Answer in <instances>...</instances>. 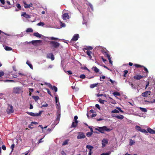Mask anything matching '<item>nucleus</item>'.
Instances as JSON below:
<instances>
[{
	"mask_svg": "<svg viewBox=\"0 0 155 155\" xmlns=\"http://www.w3.org/2000/svg\"><path fill=\"white\" fill-rule=\"evenodd\" d=\"M98 128H96V130L98 131L101 133H104V131L107 132H110L111 130V129L108 128L106 126H103L102 127H98Z\"/></svg>",
	"mask_w": 155,
	"mask_h": 155,
	"instance_id": "nucleus-1",
	"label": "nucleus"
},
{
	"mask_svg": "<svg viewBox=\"0 0 155 155\" xmlns=\"http://www.w3.org/2000/svg\"><path fill=\"white\" fill-rule=\"evenodd\" d=\"M49 44L52 47L54 48H58L60 45L59 43L55 41H49Z\"/></svg>",
	"mask_w": 155,
	"mask_h": 155,
	"instance_id": "nucleus-2",
	"label": "nucleus"
},
{
	"mask_svg": "<svg viewBox=\"0 0 155 155\" xmlns=\"http://www.w3.org/2000/svg\"><path fill=\"white\" fill-rule=\"evenodd\" d=\"M43 112V111H39V113H34L32 112H27L26 113L28 115L33 117H37L40 116Z\"/></svg>",
	"mask_w": 155,
	"mask_h": 155,
	"instance_id": "nucleus-3",
	"label": "nucleus"
},
{
	"mask_svg": "<svg viewBox=\"0 0 155 155\" xmlns=\"http://www.w3.org/2000/svg\"><path fill=\"white\" fill-rule=\"evenodd\" d=\"M22 91L21 87H14L13 90V92L16 94H20Z\"/></svg>",
	"mask_w": 155,
	"mask_h": 155,
	"instance_id": "nucleus-4",
	"label": "nucleus"
},
{
	"mask_svg": "<svg viewBox=\"0 0 155 155\" xmlns=\"http://www.w3.org/2000/svg\"><path fill=\"white\" fill-rule=\"evenodd\" d=\"M6 112L8 114L12 113L14 112V110L13 109V107L12 105L8 104V107L6 110Z\"/></svg>",
	"mask_w": 155,
	"mask_h": 155,
	"instance_id": "nucleus-5",
	"label": "nucleus"
},
{
	"mask_svg": "<svg viewBox=\"0 0 155 155\" xmlns=\"http://www.w3.org/2000/svg\"><path fill=\"white\" fill-rule=\"evenodd\" d=\"M135 129L137 130L142 132L143 133L146 134L147 133H148L147 131L146 130L144 129H141V127L137 125L135 126Z\"/></svg>",
	"mask_w": 155,
	"mask_h": 155,
	"instance_id": "nucleus-6",
	"label": "nucleus"
},
{
	"mask_svg": "<svg viewBox=\"0 0 155 155\" xmlns=\"http://www.w3.org/2000/svg\"><path fill=\"white\" fill-rule=\"evenodd\" d=\"M78 135L77 136V139H84L86 137L84 134L82 132H78Z\"/></svg>",
	"mask_w": 155,
	"mask_h": 155,
	"instance_id": "nucleus-7",
	"label": "nucleus"
},
{
	"mask_svg": "<svg viewBox=\"0 0 155 155\" xmlns=\"http://www.w3.org/2000/svg\"><path fill=\"white\" fill-rule=\"evenodd\" d=\"M32 44L35 45H38L42 43V41L41 40H33L31 41Z\"/></svg>",
	"mask_w": 155,
	"mask_h": 155,
	"instance_id": "nucleus-8",
	"label": "nucleus"
},
{
	"mask_svg": "<svg viewBox=\"0 0 155 155\" xmlns=\"http://www.w3.org/2000/svg\"><path fill=\"white\" fill-rule=\"evenodd\" d=\"M62 18L64 20H65L70 18L69 16L68 13H65L63 14L62 16Z\"/></svg>",
	"mask_w": 155,
	"mask_h": 155,
	"instance_id": "nucleus-9",
	"label": "nucleus"
},
{
	"mask_svg": "<svg viewBox=\"0 0 155 155\" xmlns=\"http://www.w3.org/2000/svg\"><path fill=\"white\" fill-rule=\"evenodd\" d=\"M151 93V92L149 91H147L142 93V96L143 97H147L148 96L150 95V93Z\"/></svg>",
	"mask_w": 155,
	"mask_h": 155,
	"instance_id": "nucleus-10",
	"label": "nucleus"
},
{
	"mask_svg": "<svg viewBox=\"0 0 155 155\" xmlns=\"http://www.w3.org/2000/svg\"><path fill=\"white\" fill-rule=\"evenodd\" d=\"M79 36V35L78 34H75L73 36L71 40L73 41H76L78 39Z\"/></svg>",
	"mask_w": 155,
	"mask_h": 155,
	"instance_id": "nucleus-11",
	"label": "nucleus"
},
{
	"mask_svg": "<svg viewBox=\"0 0 155 155\" xmlns=\"http://www.w3.org/2000/svg\"><path fill=\"white\" fill-rule=\"evenodd\" d=\"M108 143V140L107 139H104L102 141V147H105L106 145Z\"/></svg>",
	"mask_w": 155,
	"mask_h": 155,
	"instance_id": "nucleus-12",
	"label": "nucleus"
},
{
	"mask_svg": "<svg viewBox=\"0 0 155 155\" xmlns=\"http://www.w3.org/2000/svg\"><path fill=\"white\" fill-rule=\"evenodd\" d=\"M55 101L56 103H57L56 105L57 107H58V109L60 110V106L59 105H60L59 102V99L56 96L55 97Z\"/></svg>",
	"mask_w": 155,
	"mask_h": 155,
	"instance_id": "nucleus-13",
	"label": "nucleus"
},
{
	"mask_svg": "<svg viewBox=\"0 0 155 155\" xmlns=\"http://www.w3.org/2000/svg\"><path fill=\"white\" fill-rule=\"evenodd\" d=\"M147 130L151 134H155V130L151 129L150 128H147Z\"/></svg>",
	"mask_w": 155,
	"mask_h": 155,
	"instance_id": "nucleus-14",
	"label": "nucleus"
},
{
	"mask_svg": "<svg viewBox=\"0 0 155 155\" xmlns=\"http://www.w3.org/2000/svg\"><path fill=\"white\" fill-rule=\"evenodd\" d=\"M47 58H51L52 61L54 60V55L51 53L49 54V55H48Z\"/></svg>",
	"mask_w": 155,
	"mask_h": 155,
	"instance_id": "nucleus-15",
	"label": "nucleus"
},
{
	"mask_svg": "<svg viewBox=\"0 0 155 155\" xmlns=\"http://www.w3.org/2000/svg\"><path fill=\"white\" fill-rule=\"evenodd\" d=\"M21 16H23L27 18H31L30 15L27 14L25 12H24L21 15Z\"/></svg>",
	"mask_w": 155,
	"mask_h": 155,
	"instance_id": "nucleus-16",
	"label": "nucleus"
},
{
	"mask_svg": "<svg viewBox=\"0 0 155 155\" xmlns=\"http://www.w3.org/2000/svg\"><path fill=\"white\" fill-rule=\"evenodd\" d=\"M143 76H141V75H136L134 77V78L135 79H137V80H140L142 78H143Z\"/></svg>",
	"mask_w": 155,
	"mask_h": 155,
	"instance_id": "nucleus-17",
	"label": "nucleus"
},
{
	"mask_svg": "<svg viewBox=\"0 0 155 155\" xmlns=\"http://www.w3.org/2000/svg\"><path fill=\"white\" fill-rule=\"evenodd\" d=\"M114 116L116 118L120 120H122L124 118V116L121 115L115 116Z\"/></svg>",
	"mask_w": 155,
	"mask_h": 155,
	"instance_id": "nucleus-18",
	"label": "nucleus"
},
{
	"mask_svg": "<svg viewBox=\"0 0 155 155\" xmlns=\"http://www.w3.org/2000/svg\"><path fill=\"white\" fill-rule=\"evenodd\" d=\"M60 112L59 110H58L57 112V118L56 119L57 120H59L60 117Z\"/></svg>",
	"mask_w": 155,
	"mask_h": 155,
	"instance_id": "nucleus-19",
	"label": "nucleus"
},
{
	"mask_svg": "<svg viewBox=\"0 0 155 155\" xmlns=\"http://www.w3.org/2000/svg\"><path fill=\"white\" fill-rule=\"evenodd\" d=\"M92 69H93L94 71L96 73H98L99 71V69L97 68L96 66H93L92 68Z\"/></svg>",
	"mask_w": 155,
	"mask_h": 155,
	"instance_id": "nucleus-20",
	"label": "nucleus"
},
{
	"mask_svg": "<svg viewBox=\"0 0 155 155\" xmlns=\"http://www.w3.org/2000/svg\"><path fill=\"white\" fill-rule=\"evenodd\" d=\"M33 35L38 38H41L42 36V35L39 34L38 32H35L33 34Z\"/></svg>",
	"mask_w": 155,
	"mask_h": 155,
	"instance_id": "nucleus-21",
	"label": "nucleus"
},
{
	"mask_svg": "<svg viewBox=\"0 0 155 155\" xmlns=\"http://www.w3.org/2000/svg\"><path fill=\"white\" fill-rule=\"evenodd\" d=\"M86 148L90 150L89 151L92 152V150L94 148L93 147L90 145H88L86 146Z\"/></svg>",
	"mask_w": 155,
	"mask_h": 155,
	"instance_id": "nucleus-22",
	"label": "nucleus"
},
{
	"mask_svg": "<svg viewBox=\"0 0 155 155\" xmlns=\"http://www.w3.org/2000/svg\"><path fill=\"white\" fill-rule=\"evenodd\" d=\"M4 48L5 49V50L7 51H12V48L6 46H5V47H4Z\"/></svg>",
	"mask_w": 155,
	"mask_h": 155,
	"instance_id": "nucleus-23",
	"label": "nucleus"
},
{
	"mask_svg": "<svg viewBox=\"0 0 155 155\" xmlns=\"http://www.w3.org/2000/svg\"><path fill=\"white\" fill-rule=\"evenodd\" d=\"M130 142H129V145L130 146H132L135 143V141L134 140H132L131 139H130Z\"/></svg>",
	"mask_w": 155,
	"mask_h": 155,
	"instance_id": "nucleus-24",
	"label": "nucleus"
},
{
	"mask_svg": "<svg viewBox=\"0 0 155 155\" xmlns=\"http://www.w3.org/2000/svg\"><path fill=\"white\" fill-rule=\"evenodd\" d=\"M26 64H28L31 69H33V66L32 64L28 61L26 62Z\"/></svg>",
	"mask_w": 155,
	"mask_h": 155,
	"instance_id": "nucleus-25",
	"label": "nucleus"
},
{
	"mask_svg": "<svg viewBox=\"0 0 155 155\" xmlns=\"http://www.w3.org/2000/svg\"><path fill=\"white\" fill-rule=\"evenodd\" d=\"M32 97L35 101L38 100L39 99V97L38 96H33Z\"/></svg>",
	"mask_w": 155,
	"mask_h": 155,
	"instance_id": "nucleus-26",
	"label": "nucleus"
},
{
	"mask_svg": "<svg viewBox=\"0 0 155 155\" xmlns=\"http://www.w3.org/2000/svg\"><path fill=\"white\" fill-rule=\"evenodd\" d=\"M104 54L106 56V57L107 58H110V55L108 54L107 52V51H104L103 52Z\"/></svg>",
	"mask_w": 155,
	"mask_h": 155,
	"instance_id": "nucleus-27",
	"label": "nucleus"
},
{
	"mask_svg": "<svg viewBox=\"0 0 155 155\" xmlns=\"http://www.w3.org/2000/svg\"><path fill=\"white\" fill-rule=\"evenodd\" d=\"M98 101L100 103L102 104H104L105 102H106V101L104 100H102L100 98L98 100Z\"/></svg>",
	"mask_w": 155,
	"mask_h": 155,
	"instance_id": "nucleus-28",
	"label": "nucleus"
},
{
	"mask_svg": "<svg viewBox=\"0 0 155 155\" xmlns=\"http://www.w3.org/2000/svg\"><path fill=\"white\" fill-rule=\"evenodd\" d=\"M27 32H32L33 31V30L31 28H28L26 31Z\"/></svg>",
	"mask_w": 155,
	"mask_h": 155,
	"instance_id": "nucleus-29",
	"label": "nucleus"
},
{
	"mask_svg": "<svg viewBox=\"0 0 155 155\" xmlns=\"http://www.w3.org/2000/svg\"><path fill=\"white\" fill-rule=\"evenodd\" d=\"M139 108H140V110L142 112H147V109L145 108L141 107H140Z\"/></svg>",
	"mask_w": 155,
	"mask_h": 155,
	"instance_id": "nucleus-30",
	"label": "nucleus"
},
{
	"mask_svg": "<svg viewBox=\"0 0 155 155\" xmlns=\"http://www.w3.org/2000/svg\"><path fill=\"white\" fill-rule=\"evenodd\" d=\"M97 84L98 83H96L91 84L90 86V87L91 88H93L94 87H95L97 86Z\"/></svg>",
	"mask_w": 155,
	"mask_h": 155,
	"instance_id": "nucleus-31",
	"label": "nucleus"
},
{
	"mask_svg": "<svg viewBox=\"0 0 155 155\" xmlns=\"http://www.w3.org/2000/svg\"><path fill=\"white\" fill-rule=\"evenodd\" d=\"M51 88L52 89V90H54L55 92H56L57 91V88L54 86H52V88Z\"/></svg>",
	"mask_w": 155,
	"mask_h": 155,
	"instance_id": "nucleus-32",
	"label": "nucleus"
},
{
	"mask_svg": "<svg viewBox=\"0 0 155 155\" xmlns=\"http://www.w3.org/2000/svg\"><path fill=\"white\" fill-rule=\"evenodd\" d=\"M112 113H119V111L117 109H114L111 111Z\"/></svg>",
	"mask_w": 155,
	"mask_h": 155,
	"instance_id": "nucleus-33",
	"label": "nucleus"
},
{
	"mask_svg": "<svg viewBox=\"0 0 155 155\" xmlns=\"http://www.w3.org/2000/svg\"><path fill=\"white\" fill-rule=\"evenodd\" d=\"M93 134V133L91 132H88L87 133L86 136L88 137H90Z\"/></svg>",
	"mask_w": 155,
	"mask_h": 155,
	"instance_id": "nucleus-34",
	"label": "nucleus"
},
{
	"mask_svg": "<svg viewBox=\"0 0 155 155\" xmlns=\"http://www.w3.org/2000/svg\"><path fill=\"white\" fill-rule=\"evenodd\" d=\"M113 95L115 96H119L120 95V94L117 92H115L113 93Z\"/></svg>",
	"mask_w": 155,
	"mask_h": 155,
	"instance_id": "nucleus-35",
	"label": "nucleus"
},
{
	"mask_svg": "<svg viewBox=\"0 0 155 155\" xmlns=\"http://www.w3.org/2000/svg\"><path fill=\"white\" fill-rule=\"evenodd\" d=\"M77 124L78 123H75V122H73L72 123L71 126L72 127H75L76 126Z\"/></svg>",
	"mask_w": 155,
	"mask_h": 155,
	"instance_id": "nucleus-36",
	"label": "nucleus"
},
{
	"mask_svg": "<svg viewBox=\"0 0 155 155\" xmlns=\"http://www.w3.org/2000/svg\"><path fill=\"white\" fill-rule=\"evenodd\" d=\"M84 49L86 50H92L93 49V48L91 46H88L86 48H85Z\"/></svg>",
	"mask_w": 155,
	"mask_h": 155,
	"instance_id": "nucleus-37",
	"label": "nucleus"
},
{
	"mask_svg": "<svg viewBox=\"0 0 155 155\" xmlns=\"http://www.w3.org/2000/svg\"><path fill=\"white\" fill-rule=\"evenodd\" d=\"M86 53L88 56L91 55V54H92V52L89 50H87Z\"/></svg>",
	"mask_w": 155,
	"mask_h": 155,
	"instance_id": "nucleus-38",
	"label": "nucleus"
},
{
	"mask_svg": "<svg viewBox=\"0 0 155 155\" xmlns=\"http://www.w3.org/2000/svg\"><path fill=\"white\" fill-rule=\"evenodd\" d=\"M37 25L39 26H43L44 25V24L43 22H40L37 24Z\"/></svg>",
	"mask_w": 155,
	"mask_h": 155,
	"instance_id": "nucleus-39",
	"label": "nucleus"
},
{
	"mask_svg": "<svg viewBox=\"0 0 155 155\" xmlns=\"http://www.w3.org/2000/svg\"><path fill=\"white\" fill-rule=\"evenodd\" d=\"M87 5H89L91 8V11H93V8L92 5L90 3L88 2Z\"/></svg>",
	"mask_w": 155,
	"mask_h": 155,
	"instance_id": "nucleus-40",
	"label": "nucleus"
},
{
	"mask_svg": "<svg viewBox=\"0 0 155 155\" xmlns=\"http://www.w3.org/2000/svg\"><path fill=\"white\" fill-rule=\"evenodd\" d=\"M111 153V152L110 151L108 152H107L106 153H103L101 154V155H109Z\"/></svg>",
	"mask_w": 155,
	"mask_h": 155,
	"instance_id": "nucleus-41",
	"label": "nucleus"
},
{
	"mask_svg": "<svg viewBox=\"0 0 155 155\" xmlns=\"http://www.w3.org/2000/svg\"><path fill=\"white\" fill-rule=\"evenodd\" d=\"M78 117L77 116H75L74 117V119L75 120V123H78V121L77 120L78 119Z\"/></svg>",
	"mask_w": 155,
	"mask_h": 155,
	"instance_id": "nucleus-42",
	"label": "nucleus"
},
{
	"mask_svg": "<svg viewBox=\"0 0 155 155\" xmlns=\"http://www.w3.org/2000/svg\"><path fill=\"white\" fill-rule=\"evenodd\" d=\"M61 26L62 27H64L66 26V25L64 23H62L61 21H60Z\"/></svg>",
	"mask_w": 155,
	"mask_h": 155,
	"instance_id": "nucleus-43",
	"label": "nucleus"
},
{
	"mask_svg": "<svg viewBox=\"0 0 155 155\" xmlns=\"http://www.w3.org/2000/svg\"><path fill=\"white\" fill-rule=\"evenodd\" d=\"M49 39L51 40H53L58 39V38H54V37H49Z\"/></svg>",
	"mask_w": 155,
	"mask_h": 155,
	"instance_id": "nucleus-44",
	"label": "nucleus"
},
{
	"mask_svg": "<svg viewBox=\"0 0 155 155\" xmlns=\"http://www.w3.org/2000/svg\"><path fill=\"white\" fill-rule=\"evenodd\" d=\"M145 101L146 102H148L150 103H153L155 102V99H153L152 101Z\"/></svg>",
	"mask_w": 155,
	"mask_h": 155,
	"instance_id": "nucleus-45",
	"label": "nucleus"
},
{
	"mask_svg": "<svg viewBox=\"0 0 155 155\" xmlns=\"http://www.w3.org/2000/svg\"><path fill=\"white\" fill-rule=\"evenodd\" d=\"M4 72L2 71H0V77L3 76L4 75Z\"/></svg>",
	"mask_w": 155,
	"mask_h": 155,
	"instance_id": "nucleus-46",
	"label": "nucleus"
},
{
	"mask_svg": "<svg viewBox=\"0 0 155 155\" xmlns=\"http://www.w3.org/2000/svg\"><path fill=\"white\" fill-rule=\"evenodd\" d=\"M85 75L84 74H82L80 75V78L81 79H84L85 78Z\"/></svg>",
	"mask_w": 155,
	"mask_h": 155,
	"instance_id": "nucleus-47",
	"label": "nucleus"
},
{
	"mask_svg": "<svg viewBox=\"0 0 155 155\" xmlns=\"http://www.w3.org/2000/svg\"><path fill=\"white\" fill-rule=\"evenodd\" d=\"M68 143V141L67 140H66L63 142L62 143V145L64 146L65 145H67Z\"/></svg>",
	"mask_w": 155,
	"mask_h": 155,
	"instance_id": "nucleus-48",
	"label": "nucleus"
},
{
	"mask_svg": "<svg viewBox=\"0 0 155 155\" xmlns=\"http://www.w3.org/2000/svg\"><path fill=\"white\" fill-rule=\"evenodd\" d=\"M59 120H57L56 119L55 121L54 122V124L55 125H57L59 122Z\"/></svg>",
	"mask_w": 155,
	"mask_h": 155,
	"instance_id": "nucleus-49",
	"label": "nucleus"
},
{
	"mask_svg": "<svg viewBox=\"0 0 155 155\" xmlns=\"http://www.w3.org/2000/svg\"><path fill=\"white\" fill-rule=\"evenodd\" d=\"M124 75H123V76L124 77H126V74H127V73L128 72V71H127V70H125L124 71Z\"/></svg>",
	"mask_w": 155,
	"mask_h": 155,
	"instance_id": "nucleus-50",
	"label": "nucleus"
},
{
	"mask_svg": "<svg viewBox=\"0 0 155 155\" xmlns=\"http://www.w3.org/2000/svg\"><path fill=\"white\" fill-rule=\"evenodd\" d=\"M42 106L41 107H47L48 106V104L47 103H45L44 104H42Z\"/></svg>",
	"mask_w": 155,
	"mask_h": 155,
	"instance_id": "nucleus-51",
	"label": "nucleus"
},
{
	"mask_svg": "<svg viewBox=\"0 0 155 155\" xmlns=\"http://www.w3.org/2000/svg\"><path fill=\"white\" fill-rule=\"evenodd\" d=\"M16 7L19 9H21V7L19 4L18 3L16 4Z\"/></svg>",
	"mask_w": 155,
	"mask_h": 155,
	"instance_id": "nucleus-52",
	"label": "nucleus"
},
{
	"mask_svg": "<svg viewBox=\"0 0 155 155\" xmlns=\"http://www.w3.org/2000/svg\"><path fill=\"white\" fill-rule=\"evenodd\" d=\"M24 6L25 8H28V5L25 2H24Z\"/></svg>",
	"mask_w": 155,
	"mask_h": 155,
	"instance_id": "nucleus-53",
	"label": "nucleus"
},
{
	"mask_svg": "<svg viewBox=\"0 0 155 155\" xmlns=\"http://www.w3.org/2000/svg\"><path fill=\"white\" fill-rule=\"evenodd\" d=\"M14 147H15V145L14 144H13L12 145L11 147V148L12 149V151H11V153L13 152V151L14 150Z\"/></svg>",
	"mask_w": 155,
	"mask_h": 155,
	"instance_id": "nucleus-54",
	"label": "nucleus"
},
{
	"mask_svg": "<svg viewBox=\"0 0 155 155\" xmlns=\"http://www.w3.org/2000/svg\"><path fill=\"white\" fill-rule=\"evenodd\" d=\"M116 108L118 110V111H119L121 113H123L124 112V111L121 109L119 107H117Z\"/></svg>",
	"mask_w": 155,
	"mask_h": 155,
	"instance_id": "nucleus-55",
	"label": "nucleus"
},
{
	"mask_svg": "<svg viewBox=\"0 0 155 155\" xmlns=\"http://www.w3.org/2000/svg\"><path fill=\"white\" fill-rule=\"evenodd\" d=\"M134 66L136 67L137 68H139L140 67H143V66H141V65H139L138 64H135L134 65Z\"/></svg>",
	"mask_w": 155,
	"mask_h": 155,
	"instance_id": "nucleus-56",
	"label": "nucleus"
},
{
	"mask_svg": "<svg viewBox=\"0 0 155 155\" xmlns=\"http://www.w3.org/2000/svg\"><path fill=\"white\" fill-rule=\"evenodd\" d=\"M45 84L48 85L50 88H52V85L50 84L46 83Z\"/></svg>",
	"mask_w": 155,
	"mask_h": 155,
	"instance_id": "nucleus-57",
	"label": "nucleus"
},
{
	"mask_svg": "<svg viewBox=\"0 0 155 155\" xmlns=\"http://www.w3.org/2000/svg\"><path fill=\"white\" fill-rule=\"evenodd\" d=\"M82 69L84 70H87L89 72H90V71L86 67H84L82 68Z\"/></svg>",
	"mask_w": 155,
	"mask_h": 155,
	"instance_id": "nucleus-58",
	"label": "nucleus"
},
{
	"mask_svg": "<svg viewBox=\"0 0 155 155\" xmlns=\"http://www.w3.org/2000/svg\"><path fill=\"white\" fill-rule=\"evenodd\" d=\"M95 107L99 110H100V107L98 104H96L95 105Z\"/></svg>",
	"mask_w": 155,
	"mask_h": 155,
	"instance_id": "nucleus-59",
	"label": "nucleus"
},
{
	"mask_svg": "<svg viewBox=\"0 0 155 155\" xmlns=\"http://www.w3.org/2000/svg\"><path fill=\"white\" fill-rule=\"evenodd\" d=\"M129 85L131 86L132 88H133L134 86V85L132 83H131L130 82H129Z\"/></svg>",
	"mask_w": 155,
	"mask_h": 155,
	"instance_id": "nucleus-60",
	"label": "nucleus"
},
{
	"mask_svg": "<svg viewBox=\"0 0 155 155\" xmlns=\"http://www.w3.org/2000/svg\"><path fill=\"white\" fill-rule=\"evenodd\" d=\"M2 148L3 150H5L6 149V147L4 145H3L2 146Z\"/></svg>",
	"mask_w": 155,
	"mask_h": 155,
	"instance_id": "nucleus-61",
	"label": "nucleus"
},
{
	"mask_svg": "<svg viewBox=\"0 0 155 155\" xmlns=\"http://www.w3.org/2000/svg\"><path fill=\"white\" fill-rule=\"evenodd\" d=\"M16 36L18 37H21L23 36V35L22 34H18V35H16Z\"/></svg>",
	"mask_w": 155,
	"mask_h": 155,
	"instance_id": "nucleus-62",
	"label": "nucleus"
},
{
	"mask_svg": "<svg viewBox=\"0 0 155 155\" xmlns=\"http://www.w3.org/2000/svg\"><path fill=\"white\" fill-rule=\"evenodd\" d=\"M47 92L48 94H49L51 96V92L50 90L48 89H47Z\"/></svg>",
	"mask_w": 155,
	"mask_h": 155,
	"instance_id": "nucleus-63",
	"label": "nucleus"
},
{
	"mask_svg": "<svg viewBox=\"0 0 155 155\" xmlns=\"http://www.w3.org/2000/svg\"><path fill=\"white\" fill-rule=\"evenodd\" d=\"M61 153L62 155H66V153H65L64 152V151L62 150L61 152Z\"/></svg>",
	"mask_w": 155,
	"mask_h": 155,
	"instance_id": "nucleus-64",
	"label": "nucleus"
}]
</instances>
